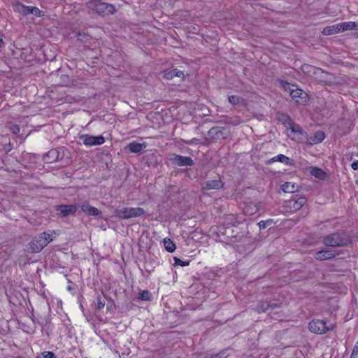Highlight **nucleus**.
<instances>
[{
	"mask_svg": "<svg viewBox=\"0 0 358 358\" xmlns=\"http://www.w3.org/2000/svg\"><path fill=\"white\" fill-rule=\"evenodd\" d=\"M174 71H175L174 75L176 77H182L184 76V73L182 71L178 70V69H174Z\"/></svg>",
	"mask_w": 358,
	"mask_h": 358,
	"instance_id": "e433bc0d",
	"label": "nucleus"
},
{
	"mask_svg": "<svg viewBox=\"0 0 358 358\" xmlns=\"http://www.w3.org/2000/svg\"><path fill=\"white\" fill-rule=\"evenodd\" d=\"M174 264L176 266H186L189 264V261L185 262V261L181 260L179 258L174 257Z\"/></svg>",
	"mask_w": 358,
	"mask_h": 358,
	"instance_id": "cd10ccee",
	"label": "nucleus"
},
{
	"mask_svg": "<svg viewBox=\"0 0 358 358\" xmlns=\"http://www.w3.org/2000/svg\"><path fill=\"white\" fill-rule=\"evenodd\" d=\"M90 9L94 10L98 14L108 15L113 14L115 12L114 6L99 0H92L88 3Z\"/></svg>",
	"mask_w": 358,
	"mask_h": 358,
	"instance_id": "20e7f679",
	"label": "nucleus"
},
{
	"mask_svg": "<svg viewBox=\"0 0 358 358\" xmlns=\"http://www.w3.org/2000/svg\"><path fill=\"white\" fill-rule=\"evenodd\" d=\"M244 213L245 214H253L254 213V212H250V213L247 209H244Z\"/></svg>",
	"mask_w": 358,
	"mask_h": 358,
	"instance_id": "ea45409f",
	"label": "nucleus"
},
{
	"mask_svg": "<svg viewBox=\"0 0 358 358\" xmlns=\"http://www.w3.org/2000/svg\"><path fill=\"white\" fill-rule=\"evenodd\" d=\"M31 310H30L29 308H28L29 311H30V313H32L31 312L33 311L34 308H32V307H31ZM29 317H30V319H31V320H32V321H34V320H33V318H32V317H33V314H31L30 315H29Z\"/></svg>",
	"mask_w": 358,
	"mask_h": 358,
	"instance_id": "58836bf2",
	"label": "nucleus"
},
{
	"mask_svg": "<svg viewBox=\"0 0 358 358\" xmlns=\"http://www.w3.org/2000/svg\"><path fill=\"white\" fill-rule=\"evenodd\" d=\"M308 67H309L308 66H303V69H305V68H308Z\"/></svg>",
	"mask_w": 358,
	"mask_h": 358,
	"instance_id": "37998d69",
	"label": "nucleus"
},
{
	"mask_svg": "<svg viewBox=\"0 0 358 358\" xmlns=\"http://www.w3.org/2000/svg\"><path fill=\"white\" fill-rule=\"evenodd\" d=\"M351 167L353 170H358V161L352 163Z\"/></svg>",
	"mask_w": 358,
	"mask_h": 358,
	"instance_id": "4c0bfd02",
	"label": "nucleus"
},
{
	"mask_svg": "<svg viewBox=\"0 0 358 358\" xmlns=\"http://www.w3.org/2000/svg\"><path fill=\"white\" fill-rule=\"evenodd\" d=\"M341 26V32L347 30L358 29V22H345L339 23Z\"/></svg>",
	"mask_w": 358,
	"mask_h": 358,
	"instance_id": "6ab92c4d",
	"label": "nucleus"
},
{
	"mask_svg": "<svg viewBox=\"0 0 358 358\" xmlns=\"http://www.w3.org/2000/svg\"><path fill=\"white\" fill-rule=\"evenodd\" d=\"M164 245L166 250L169 252H173L176 250L175 243L169 238H164Z\"/></svg>",
	"mask_w": 358,
	"mask_h": 358,
	"instance_id": "393cba45",
	"label": "nucleus"
},
{
	"mask_svg": "<svg viewBox=\"0 0 358 358\" xmlns=\"http://www.w3.org/2000/svg\"><path fill=\"white\" fill-rule=\"evenodd\" d=\"M223 186V182L220 179L209 180L202 185V189L204 190L217 189Z\"/></svg>",
	"mask_w": 358,
	"mask_h": 358,
	"instance_id": "9d476101",
	"label": "nucleus"
},
{
	"mask_svg": "<svg viewBox=\"0 0 358 358\" xmlns=\"http://www.w3.org/2000/svg\"><path fill=\"white\" fill-rule=\"evenodd\" d=\"M349 242V238L341 233L331 234L323 239V243L329 247H341L346 245Z\"/></svg>",
	"mask_w": 358,
	"mask_h": 358,
	"instance_id": "7ed1b4c3",
	"label": "nucleus"
},
{
	"mask_svg": "<svg viewBox=\"0 0 358 358\" xmlns=\"http://www.w3.org/2000/svg\"><path fill=\"white\" fill-rule=\"evenodd\" d=\"M334 256V253L330 250H324L317 252L315 254V259L319 260H326L332 258Z\"/></svg>",
	"mask_w": 358,
	"mask_h": 358,
	"instance_id": "a211bd4d",
	"label": "nucleus"
},
{
	"mask_svg": "<svg viewBox=\"0 0 358 358\" xmlns=\"http://www.w3.org/2000/svg\"><path fill=\"white\" fill-rule=\"evenodd\" d=\"M52 241V238L51 234L43 232L31 241L29 244V250L32 252H39Z\"/></svg>",
	"mask_w": 358,
	"mask_h": 358,
	"instance_id": "f03ea898",
	"label": "nucleus"
},
{
	"mask_svg": "<svg viewBox=\"0 0 358 358\" xmlns=\"http://www.w3.org/2000/svg\"><path fill=\"white\" fill-rule=\"evenodd\" d=\"M3 45V39L0 37V48L2 47Z\"/></svg>",
	"mask_w": 358,
	"mask_h": 358,
	"instance_id": "79ce46f5",
	"label": "nucleus"
},
{
	"mask_svg": "<svg viewBox=\"0 0 358 358\" xmlns=\"http://www.w3.org/2000/svg\"><path fill=\"white\" fill-rule=\"evenodd\" d=\"M292 139L299 143L307 144L308 139V135L304 130H303L299 134L292 136Z\"/></svg>",
	"mask_w": 358,
	"mask_h": 358,
	"instance_id": "412c9836",
	"label": "nucleus"
},
{
	"mask_svg": "<svg viewBox=\"0 0 358 358\" xmlns=\"http://www.w3.org/2000/svg\"><path fill=\"white\" fill-rule=\"evenodd\" d=\"M115 215L122 220L129 219L142 216L145 213V210L142 208H123L122 209L116 210Z\"/></svg>",
	"mask_w": 358,
	"mask_h": 358,
	"instance_id": "39448f33",
	"label": "nucleus"
},
{
	"mask_svg": "<svg viewBox=\"0 0 358 358\" xmlns=\"http://www.w3.org/2000/svg\"><path fill=\"white\" fill-rule=\"evenodd\" d=\"M271 223H272V220H266V221H260L259 223H258V225L260 229H265L268 224H270Z\"/></svg>",
	"mask_w": 358,
	"mask_h": 358,
	"instance_id": "473e14b6",
	"label": "nucleus"
},
{
	"mask_svg": "<svg viewBox=\"0 0 358 358\" xmlns=\"http://www.w3.org/2000/svg\"><path fill=\"white\" fill-rule=\"evenodd\" d=\"M306 203L305 197H299L296 200L290 199L286 202L285 208L289 213H294L301 209Z\"/></svg>",
	"mask_w": 358,
	"mask_h": 358,
	"instance_id": "6e6552de",
	"label": "nucleus"
},
{
	"mask_svg": "<svg viewBox=\"0 0 358 358\" xmlns=\"http://www.w3.org/2000/svg\"><path fill=\"white\" fill-rule=\"evenodd\" d=\"M104 306H105V301H101V299L99 296L97 297V308L99 310H101V309L103 308Z\"/></svg>",
	"mask_w": 358,
	"mask_h": 358,
	"instance_id": "f704fd0d",
	"label": "nucleus"
},
{
	"mask_svg": "<svg viewBox=\"0 0 358 358\" xmlns=\"http://www.w3.org/2000/svg\"><path fill=\"white\" fill-rule=\"evenodd\" d=\"M140 295V299H141L142 300H145V301H148V300H150V294L148 291H141L139 294Z\"/></svg>",
	"mask_w": 358,
	"mask_h": 358,
	"instance_id": "c756f323",
	"label": "nucleus"
},
{
	"mask_svg": "<svg viewBox=\"0 0 358 358\" xmlns=\"http://www.w3.org/2000/svg\"><path fill=\"white\" fill-rule=\"evenodd\" d=\"M350 358H358V341L356 343L352 350Z\"/></svg>",
	"mask_w": 358,
	"mask_h": 358,
	"instance_id": "72a5a7b5",
	"label": "nucleus"
},
{
	"mask_svg": "<svg viewBox=\"0 0 358 358\" xmlns=\"http://www.w3.org/2000/svg\"><path fill=\"white\" fill-rule=\"evenodd\" d=\"M59 151L56 149L50 150L48 153L46 157L48 159H45V160L52 163L54 161H57L59 159Z\"/></svg>",
	"mask_w": 358,
	"mask_h": 358,
	"instance_id": "b1692460",
	"label": "nucleus"
},
{
	"mask_svg": "<svg viewBox=\"0 0 358 358\" xmlns=\"http://www.w3.org/2000/svg\"><path fill=\"white\" fill-rule=\"evenodd\" d=\"M341 32V26L339 23L335 24L331 26H329L325 27L322 30V34L325 36L332 35L334 34L340 33Z\"/></svg>",
	"mask_w": 358,
	"mask_h": 358,
	"instance_id": "2eb2a0df",
	"label": "nucleus"
},
{
	"mask_svg": "<svg viewBox=\"0 0 358 358\" xmlns=\"http://www.w3.org/2000/svg\"><path fill=\"white\" fill-rule=\"evenodd\" d=\"M303 129L301 126L298 124H292L291 126V131L289 136L292 138V136H295L296 134H299Z\"/></svg>",
	"mask_w": 358,
	"mask_h": 358,
	"instance_id": "a878e982",
	"label": "nucleus"
},
{
	"mask_svg": "<svg viewBox=\"0 0 358 358\" xmlns=\"http://www.w3.org/2000/svg\"><path fill=\"white\" fill-rule=\"evenodd\" d=\"M37 358H55V356L52 352L45 351L38 356Z\"/></svg>",
	"mask_w": 358,
	"mask_h": 358,
	"instance_id": "c85d7f7f",
	"label": "nucleus"
},
{
	"mask_svg": "<svg viewBox=\"0 0 358 358\" xmlns=\"http://www.w3.org/2000/svg\"><path fill=\"white\" fill-rule=\"evenodd\" d=\"M325 138V134L322 131H317L313 135L308 136V145H315L321 143Z\"/></svg>",
	"mask_w": 358,
	"mask_h": 358,
	"instance_id": "9b49d317",
	"label": "nucleus"
},
{
	"mask_svg": "<svg viewBox=\"0 0 358 358\" xmlns=\"http://www.w3.org/2000/svg\"><path fill=\"white\" fill-rule=\"evenodd\" d=\"M205 358H220V357L216 355H213V356H211V357H205Z\"/></svg>",
	"mask_w": 358,
	"mask_h": 358,
	"instance_id": "a19ab883",
	"label": "nucleus"
},
{
	"mask_svg": "<svg viewBox=\"0 0 358 358\" xmlns=\"http://www.w3.org/2000/svg\"><path fill=\"white\" fill-rule=\"evenodd\" d=\"M275 162H279L286 165L290 164L289 158L282 154H280L277 156H275L274 157L269 160V163Z\"/></svg>",
	"mask_w": 358,
	"mask_h": 358,
	"instance_id": "4be33fe9",
	"label": "nucleus"
},
{
	"mask_svg": "<svg viewBox=\"0 0 358 358\" xmlns=\"http://www.w3.org/2000/svg\"><path fill=\"white\" fill-rule=\"evenodd\" d=\"M310 172L312 176L319 179H324L326 177V173L322 169L317 167H311Z\"/></svg>",
	"mask_w": 358,
	"mask_h": 358,
	"instance_id": "5701e85b",
	"label": "nucleus"
},
{
	"mask_svg": "<svg viewBox=\"0 0 358 358\" xmlns=\"http://www.w3.org/2000/svg\"><path fill=\"white\" fill-rule=\"evenodd\" d=\"M81 210L88 215L97 216L101 214V211L98 208L91 206L89 203L83 204Z\"/></svg>",
	"mask_w": 358,
	"mask_h": 358,
	"instance_id": "4468645a",
	"label": "nucleus"
},
{
	"mask_svg": "<svg viewBox=\"0 0 358 358\" xmlns=\"http://www.w3.org/2000/svg\"><path fill=\"white\" fill-rule=\"evenodd\" d=\"M281 189L285 192L294 193L298 190V185L292 182H286L282 185Z\"/></svg>",
	"mask_w": 358,
	"mask_h": 358,
	"instance_id": "f3484780",
	"label": "nucleus"
},
{
	"mask_svg": "<svg viewBox=\"0 0 358 358\" xmlns=\"http://www.w3.org/2000/svg\"><path fill=\"white\" fill-rule=\"evenodd\" d=\"M310 331L315 334H322L332 329V325H327L323 320H312L308 325Z\"/></svg>",
	"mask_w": 358,
	"mask_h": 358,
	"instance_id": "423d86ee",
	"label": "nucleus"
},
{
	"mask_svg": "<svg viewBox=\"0 0 358 358\" xmlns=\"http://www.w3.org/2000/svg\"><path fill=\"white\" fill-rule=\"evenodd\" d=\"M56 210L63 217L74 214L77 210V206L75 205H60L56 207Z\"/></svg>",
	"mask_w": 358,
	"mask_h": 358,
	"instance_id": "1a4fd4ad",
	"label": "nucleus"
},
{
	"mask_svg": "<svg viewBox=\"0 0 358 358\" xmlns=\"http://www.w3.org/2000/svg\"><path fill=\"white\" fill-rule=\"evenodd\" d=\"M12 7L15 11L21 13L22 11V4L20 3H13Z\"/></svg>",
	"mask_w": 358,
	"mask_h": 358,
	"instance_id": "2f4dec72",
	"label": "nucleus"
},
{
	"mask_svg": "<svg viewBox=\"0 0 358 358\" xmlns=\"http://www.w3.org/2000/svg\"><path fill=\"white\" fill-rule=\"evenodd\" d=\"M173 162L176 164L180 166H192L194 164L193 160L191 157L180 155H176L173 159Z\"/></svg>",
	"mask_w": 358,
	"mask_h": 358,
	"instance_id": "f8f14e48",
	"label": "nucleus"
},
{
	"mask_svg": "<svg viewBox=\"0 0 358 358\" xmlns=\"http://www.w3.org/2000/svg\"><path fill=\"white\" fill-rule=\"evenodd\" d=\"M357 156H358V153H357Z\"/></svg>",
	"mask_w": 358,
	"mask_h": 358,
	"instance_id": "c03bdc74",
	"label": "nucleus"
},
{
	"mask_svg": "<svg viewBox=\"0 0 358 358\" xmlns=\"http://www.w3.org/2000/svg\"><path fill=\"white\" fill-rule=\"evenodd\" d=\"M273 306H276V304L268 301H262L258 304L256 310L258 313H264L268 310L269 308Z\"/></svg>",
	"mask_w": 358,
	"mask_h": 358,
	"instance_id": "aec40b11",
	"label": "nucleus"
},
{
	"mask_svg": "<svg viewBox=\"0 0 358 358\" xmlns=\"http://www.w3.org/2000/svg\"><path fill=\"white\" fill-rule=\"evenodd\" d=\"M29 14H31L34 17H41L44 15L43 12L37 7L31 6H24V16Z\"/></svg>",
	"mask_w": 358,
	"mask_h": 358,
	"instance_id": "ddd939ff",
	"label": "nucleus"
},
{
	"mask_svg": "<svg viewBox=\"0 0 358 358\" xmlns=\"http://www.w3.org/2000/svg\"><path fill=\"white\" fill-rule=\"evenodd\" d=\"M174 74H175V71H174V69H173L169 71L165 72L164 74V78H165L167 80H171L176 77Z\"/></svg>",
	"mask_w": 358,
	"mask_h": 358,
	"instance_id": "7c9ffc66",
	"label": "nucleus"
},
{
	"mask_svg": "<svg viewBox=\"0 0 358 358\" xmlns=\"http://www.w3.org/2000/svg\"><path fill=\"white\" fill-rule=\"evenodd\" d=\"M281 87L287 92L296 102L303 104L307 101L308 95L302 90L298 88L296 85L288 83L285 81H280Z\"/></svg>",
	"mask_w": 358,
	"mask_h": 358,
	"instance_id": "f257e3e1",
	"label": "nucleus"
},
{
	"mask_svg": "<svg viewBox=\"0 0 358 358\" xmlns=\"http://www.w3.org/2000/svg\"><path fill=\"white\" fill-rule=\"evenodd\" d=\"M80 140L87 146L99 145L105 142V139L102 136H94L89 134L81 135Z\"/></svg>",
	"mask_w": 358,
	"mask_h": 358,
	"instance_id": "0eeeda50",
	"label": "nucleus"
},
{
	"mask_svg": "<svg viewBox=\"0 0 358 358\" xmlns=\"http://www.w3.org/2000/svg\"><path fill=\"white\" fill-rule=\"evenodd\" d=\"M145 147H146L145 143H137L136 141H133L127 145L129 150L131 152H134V153H138V152H141L143 149L145 148Z\"/></svg>",
	"mask_w": 358,
	"mask_h": 358,
	"instance_id": "dca6fc26",
	"label": "nucleus"
},
{
	"mask_svg": "<svg viewBox=\"0 0 358 358\" xmlns=\"http://www.w3.org/2000/svg\"><path fill=\"white\" fill-rule=\"evenodd\" d=\"M10 131H12L13 134H17L18 132H20V127L18 125H16V124H13L10 127Z\"/></svg>",
	"mask_w": 358,
	"mask_h": 358,
	"instance_id": "c9c22d12",
	"label": "nucleus"
},
{
	"mask_svg": "<svg viewBox=\"0 0 358 358\" xmlns=\"http://www.w3.org/2000/svg\"><path fill=\"white\" fill-rule=\"evenodd\" d=\"M229 102L232 105H237L242 102L243 99L238 96L231 95L228 98Z\"/></svg>",
	"mask_w": 358,
	"mask_h": 358,
	"instance_id": "bb28decb",
	"label": "nucleus"
}]
</instances>
